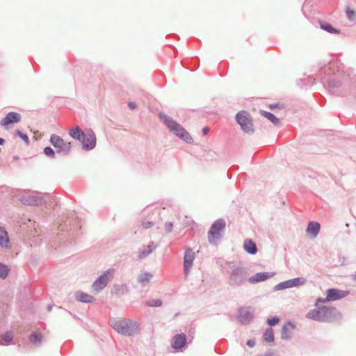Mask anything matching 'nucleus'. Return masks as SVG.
Instances as JSON below:
<instances>
[{
	"label": "nucleus",
	"mask_w": 356,
	"mask_h": 356,
	"mask_svg": "<svg viewBox=\"0 0 356 356\" xmlns=\"http://www.w3.org/2000/svg\"><path fill=\"white\" fill-rule=\"evenodd\" d=\"M109 324L116 332L124 336H134L140 332V324L135 320L113 318L110 319Z\"/></svg>",
	"instance_id": "obj_1"
},
{
	"label": "nucleus",
	"mask_w": 356,
	"mask_h": 356,
	"mask_svg": "<svg viewBox=\"0 0 356 356\" xmlns=\"http://www.w3.org/2000/svg\"><path fill=\"white\" fill-rule=\"evenodd\" d=\"M340 316V312L335 307L326 306L311 309L306 314L307 318L319 322H332Z\"/></svg>",
	"instance_id": "obj_2"
},
{
	"label": "nucleus",
	"mask_w": 356,
	"mask_h": 356,
	"mask_svg": "<svg viewBox=\"0 0 356 356\" xmlns=\"http://www.w3.org/2000/svg\"><path fill=\"white\" fill-rule=\"evenodd\" d=\"M159 117L163 122L170 131L175 134L176 136L179 137L186 143L192 144L193 143V138L182 125L163 113H159Z\"/></svg>",
	"instance_id": "obj_3"
},
{
	"label": "nucleus",
	"mask_w": 356,
	"mask_h": 356,
	"mask_svg": "<svg viewBox=\"0 0 356 356\" xmlns=\"http://www.w3.org/2000/svg\"><path fill=\"white\" fill-rule=\"evenodd\" d=\"M248 270L243 265L230 266L229 284L232 286H241L248 281Z\"/></svg>",
	"instance_id": "obj_4"
},
{
	"label": "nucleus",
	"mask_w": 356,
	"mask_h": 356,
	"mask_svg": "<svg viewBox=\"0 0 356 356\" xmlns=\"http://www.w3.org/2000/svg\"><path fill=\"white\" fill-rule=\"evenodd\" d=\"M50 143L57 149V154L63 156H68L71 152V143L65 142L61 137L56 134H51L49 139Z\"/></svg>",
	"instance_id": "obj_5"
},
{
	"label": "nucleus",
	"mask_w": 356,
	"mask_h": 356,
	"mask_svg": "<svg viewBox=\"0 0 356 356\" xmlns=\"http://www.w3.org/2000/svg\"><path fill=\"white\" fill-rule=\"evenodd\" d=\"M236 120L245 133L250 134L254 132L253 124L250 114L247 111H241L238 112L236 115Z\"/></svg>",
	"instance_id": "obj_6"
},
{
	"label": "nucleus",
	"mask_w": 356,
	"mask_h": 356,
	"mask_svg": "<svg viewBox=\"0 0 356 356\" xmlns=\"http://www.w3.org/2000/svg\"><path fill=\"white\" fill-rule=\"evenodd\" d=\"M225 220L222 218H219L213 222L208 232V239L210 243H213L214 239L221 238L220 232L225 228Z\"/></svg>",
	"instance_id": "obj_7"
},
{
	"label": "nucleus",
	"mask_w": 356,
	"mask_h": 356,
	"mask_svg": "<svg viewBox=\"0 0 356 356\" xmlns=\"http://www.w3.org/2000/svg\"><path fill=\"white\" fill-rule=\"evenodd\" d=\"M113 272V269L109 268L104 271L101 275H99L92 284V291L96 293L101 292L108 284L111 277L109 275Z\"/></svg>",
	"instance_id": "obj_8"
},
{
	"label": "nucleus",
	"mask_w": 356,
	"mask_h": 356,
	"mask_svg": "<svg viewBox=\"0 0 356 356\" xmlns=\"http://www.w3.org/2000/svg\"><path fill=\"white\" fill-rule=\"evenodd\" d=\"M348 291H342L337 289H329L326 292V297L325 298H318L316 302L324 303L326 302H331L339 300L346 297L348 294Z\"/></svg>",
	"instance_id": "obj_9"
},
{
	"label": "nucleus",
	"mask_w": 356,
	"mask_h": 356,
	"mask_svg": "<svg viewBox=\"0 0 356 356\" xmlns=\"http://www.w3.org/2000/svg\"><path fill=\"white\" fill-rule=\"evenodd\" d=\"M306 280L303 277H296L293 279H290L279 284H276L273 290L274 291H280L286 289H290L293 287H297L301 285H303L305 283Z\"/></svg>",
	"instance_id": "obj_10"
},
{
	"label": "nucleus",
	"mask_w": 356,
	"mask_h": 356,
	"mask_svg": "<svg viewBox=\"0 0 356 356\" xmlns=\"http://www.w3.org/2000/svg\"><path fill=\"white\" fill-rule=\"evenodd\" d=\"M238 320L242 325H248L254 316V310L250 307H242L238 309Z\"/></svg>",
	"instance_id": "obj_11"
},
{
	"label": "nucleus",
	"mask_w": 356,
	"mask_h": 356,
	"mask_svg": "<svg viewBox=\"0 0 356 356\" xmlns=\"http://www.w3.org/2000/svg\"><path fill=\"white\" fill-rule=\"evenodd\" d=\"M81 142L83 145V149L85 150H92L96 146V136L92 129H89L85 133V136L83 137Z\"/></svg>",
	"instance_id": "obj_12"
},
{
	"label": "nucleus",
	"mask_w": 356,
	"mask_h": 356,
	"mask_svg": "<svg viewBox=\"0 0 356 356\" xmlns=\"http://www.w3.org/2000/svg\"><path fill=\"white\" fill-rule=\"evenodd\" d=\"M19 200L25 205L42 206L45 204L43 197L34 195H25L19 198Z\"/></svg>",
	"instance_id": "obj_13"
},
{
	"label": "nucleus",
	"mask_w": 356,
	"mask_h": 356,
	"mask_svg": "<svg viewBox=\"0 0 356 356\" xmlns=\"http://www.w3.org/2000/svg\"><path fill=\"white\" fill-rule=\"evenodd\" d=\"M194 259L195 254L191 248H187L184 257V270L185 276H188L190 269L193 266Z\"/></svg>",
	"instance_id": "obj_14"
},
{
	"label": "nucleus",
	"mask_w": 356,
	"mask_h": 356,
	"mask_svg": "<svg viewBox=\"0 0 356 356\" xmlns=\"http://www.w3.org/2000/svg\"><path fill=\"white\" fill-rule=\"evenodd\" d=\"M21 115L16 112H9L1 121L0 124L6 126L13 123H17L21 120Z\"/></svg>",
	"instance_id": "obj_15"
},
{
	"label": "nucleus",
	"mask_w": 356,
	"mask_h": 356,
	"mask_svg": "<svg viewBox=\"0 0 356 356\" xmlns=\"http://www.w3.org/2000/svg\"><path fill=\"white\" fill-rule=\"evenodd\" d=\"M275 273L259 272L248 278L250 284H256L268 280L275 275Z\"/></svg>",
	"instance_id": "obj_16"
},
{
	"label": "nucleus",
	"mask_w": 356,
	"mask_h": 356,
	"mask_svg": "<svg viewBox=\"0 0 356 356\" xmlns=\"http://www.w3.org/2000/svg\"><path fill=\"white\" fill-rule=\"evenodd\" d=\"M186 344V337L184 334H177L172 339V347L175 350L184 348Z\"/></svg>",
	"instance_id": "obj_17"
},
{
	"label": "nucleus",
	"mask_w": 356,
	"mask_h": 356,
	"mask_svg": "<svg viewBox=\"0 0 356 356\" xmlns=\"http://www.w3.org/2000/svg\"><path fill=\"white\" fill-rule=\"evenodd\" d=\"M321 229V225L316 221H310L308 223L307 227L306 229V232L308 235L311 236L312 238H315Z\"/></svg>",
	"instance_id": "obj_18"
},
{
	"label": "nucleus",
	"mask_w": 356,
	"mask_h": 356,
	"mask_svg": "<svg viewBox=\"0 0 356 356\" xmlns=\"http://www.w3.org/2000/svg\"><path fill=\"white\" fill-rule=\"evenodd\" d=\"M295 328V325L291 322L285 324L281 330V338L284 340H288L291 337V331Z\"/></svg>",
	"instance_id": "obj_19"
},
{
	"label": "nucleus",
	"mask_w": 356,
	"mask_h": 356,
	"mask_svg": "<svg viewBox=\"0 0 356 356\" xmlns=\"http://www.w3.org/2000/svg\"><path fill=\"white\" fill-rule=\"evenodd\" d=\"M74 296L76 299L81 302L91 303L95 300V298L92 296L86 293L81 291H76Z\"/></svg>",
	"instance_id": "obj_20"
},
{
	"label": "nucleus",
	"mask_w": 356,
	"mask_h": 356,
	"mask_svg": "<svg viewBox=\"0 0 356 356\" xmlns=\"http://www.w3.org/2000/svg\"><path fill=\"white\" fill-rule=\"evenodd\" d=\"M243 248L247 253L252 255L255 254L258 251L256 243L252 239L249 238L244 241Z\"/></svg>",
	"instance_id": "obj_21"
},
{
	"label": "nucleus",
	"mask_w": 356,
	"mask_h": 356,
	"mask_svg": "<svg viewBox=\"0 0 356 356\" xmlns=\"http://www.w3.org/2000/svg\"><path fill=\"white\" fill-rule=\"evenodd\" d=\"M318 24L320 28L331 34H337L339 35L341 33L340 29H336L332 25L327 22L319 20Z\"/></svg>",
	"instance_id": "obj_22"
},
{
	"label": "nucleus",
	"mask_w": 356,
	"mask_h": 356,
	"mask_svg": "<svg viewBox=\"0 0 356 356\" xmlns=\"http://www.w3.org/2000/svg\"><path fill=\"white\" fill-rule=\"evenodd\" d=\"M69 134L72 138L78 140L80 142L81 139H83V137L85 136V132L79 126H75L70 129Z\"/></svg>",
	"instance_id": "obj_23"
},
{
	"label": "nucleus",
	"mask_w": 356,
	"mask_h": 356,
	"mask_svg": "<svg viewBox=\"0 0 356 356\" xmlns=\"http://www.w3.org/2000/svg\"><path fill=\"white\" fill-rule=\"evenodd\" d=\"M155 248L156 246L154 245V242L149 243V244L147 246L144 247L143 250H140L138 252V258L140 259L145 258L146 257L149 255L153 252V250H155Z\"/></svg>",
	"instance_id": "obj_24"
},
{
	"label": "nucleus",
	"mask_w": 356,
	"mask_h": 356,
	"mask_svg": "<svg viewBox=\"0 0 356 356\" xmlns=\"http://www.w3.org/2000/svg\"><path fill=\"white\" fill-rule=\"evenodd\" d=\"M42 339V334L40 333H37L35 332H32L29 337L30 342L36 346H39L41 345Z\"/></svg>",
	"instance_id": "obj_25"
},
{
	"label": "nucleus",
	"mask_w": 356,
	"mask_h": 356,
	"mask_svg": "<svg viewBox=\"0 0 356 356\" xmlns=\"http://www.w3.org/2000/svg\"><path fill=\"white\" fill-rule=\"evenodd\" d=\"M128 292V287L126 284H115L113 286V293L116 296H122Z\"/></svg>",
	"instance_id": "obj_26"
},
{
	"label": "nucleus",
	"mask_w": 356,
	"mask_h": 356,
	"mask_svg": "<svg viewBox=\"0 0 356 356\" xmlns=\"http://www.w3.org/2000/svg\"><path fill=\"white\" fill-rule=\"evenodd\" d=\"M9 238L7 232L0 227V245L3 248L7 247Z\"/></svg>",
	"instance_id": "obj_27"
},
{
	"label": "nucleus",
	"mask_w": 356,
	"mask_h": 356,
	"mask_svg": "<svg viewBox=\"0 0 356 356\" xmlns=\"http://www.w3.org/2000/svg\"><path fill=\"white\" fill-rule=\"evenodd\" d=\"M140 222L141 226L145 229L151 228L156 224L155 219L149 216H147L146 218L142 219Z\"/></svg>",
	"instance_id": "obj_28"
},
{
	"label": "nucleus",
	"mask_w": 356,
	"mask_h": 356,
	"mask_svg": "<svg viewBox=\"0 0 356 356\" xmlns=\"http://www.w3.org/2000/svg\"><path fill=\"white\" fill-rule=\"evenodd\" d=\"M261 114L263 116L269 120L273 124L278 125L280 124V119L277 118L273 113L262 111Z\"/></svg>",
	"instance_id": "obj_29"
},
{
	"label": "nucleus",
	"mask_w": 356,
	"mask_h": 356,
	"mask_svg": "<svg viewBox=\"0 0 356 356\" xmlns=\"http://www.w3.org/2000/svg\"><path fill=\"white\" fill-rule=\"evenodd\" d=\"M152 275L150 273H144L138 277V282L141 284L143 286L145 285L147 283H148L150 281V279L152 278Z\"/></svg>",
	"instance_id": "obj_30"
},
{
	"label": "nucleus",
	"mask_w": 356,
	"mask_h": 356,
	"mask_svg": "<svg viewBox=\"0 0 356 356\" xmlns=\"http://www.w3.org/2000/svg\"><path fill=\"white\" fill-rule=\"evenodd\" d=\"M274 332L271 327H268L264 333V340L266 342H273L274 341Z\"/></svg>",
	"instance_id": "obj_31"
},
{
	"label": "nucleus",
	"mask_w": 356,
	"mask_h": 356,
	"mask_svg": "<svg viewBox=\"0 0 356 356\" xmlns=\"http://www.w3.org/2000/svg\"><path fill=\"white\" fill-rule=\"evenodd\" d=\"M162 304L163 302L160 299H151L145 302V305L153 307H159Z\"/></svg>",
	"instance_id": "obj_32"
},
{
	"label": "nucleus",
	"mask_w": 356,
	"mask_h": 356,
	"mask_svg": "<svg viewBox=\"0 0 356 356\" xmlns=\"http://www.w3.org/2000/svg\"><path fill=\"white\" fill-rule=\"evenodd\" d=\"M341 86V82L339 79H332L328 81V88L330 89L338 88Z\"/></svg>",
	"instance_id": "obj_33"
},
{
	"label": "nucleus",
	"mask_w": 356,
	"mask_h": 356,
	"mask_svg": "<svg viewBox=\"0 0 356 356\" xmlns=\"http://www.w3.org/2000/svg\"><path fill=\"white\" fill-rule=\"evenodd\" d=\"M3 341L6 343H10L13 341V337L8 332L3 333L0 337V345H4Z\"/></svg>",
	"instance_id": "obj_34"
},
{
	"label": "nucleus",
	"mask_w": 356,
	"mask_h": 356,
	"mask_svg": "<svg viewBox=\"0 0 356 356\" xmlns=\"http://www.w3.org/2000/svg\"><path fill=\"white\" fill-rule=\"evenodd\" d=\"M9 270H10L6 265L0 263V278L5 279L7 277Z\"/></svg>",
	"instance_id": "obj_35"
},
{
	"label": "nucleus",
	"mask_w": 356,
	"mask_h": 356,
	"mask_svg": "<svg viewBox=\"0 0 356 356\" xmlns=\"http://www.w3.org/2000/svg\"><path fill=\"white\" fill-rule=\"evenodd\" d=\"M43 152L49 159H55L56 158L55 151L49 146L44 147Z\"/></svg>",
	"instance_id": "obj_36"
},
{
	"label": "nucleus",
	"mask_w": 356,
	"mask_h": 356,
	"mask_svg": "<svg viewBox=\"0 0 356 356\" xmlns=\"http://www.w3.org/2000/svg\"><path fill=\"white\" fill-rule=\"evenodd\" d=\"M346 13L349 20L356 22V12L355 10H351L350 8H347Z\"/></svg>",
	"instance_id": "obj_37"
},
{
	"label": "nucleus",
	"mask_w": 356,
	"mask_h": 356,
	"mask_svg": "<svg viewBox=\"0 0 356 356\" xmlns=\"http://www.w3.org/2000/svg\"><path fill=\"white\" fill-rule=\"evenodd\" d=\"M15 134L16 136L20 137L26 143V144H29V138L26 134H24L20 130L17 129L15 131Z\"/></svg>",
	"instance_id": "obj_38"
},
{
	"label": "nucleus",
	"mask_w": 356,
	"mask_h": 356,
	"mask_svg": "<svg viewBox=\"0 0 356 356\" xmlns=\"http://www.w3.org/2000/svg\"><path fill=\"white\" fill-rule=\"evenodd\" d=\"M279 321H280V318L278 317L275 316L271 318H268L267 321V323L270 326H274L277 323H278Z\"/></svg>",
	"instance_id": "obj_39"
},
{
	"label": "nucleus",
	"mask_w": 356,
	"mask_h": 356,
	"mask_svg": "<svg viewBox=\"0 0 356 356\" xmlns=\"http://www.w3.org/2000/svg\"><path fill=\"white\" fill-rule=\"evenodd\" d=\"M165 230L167 232H168V233L171 232L172 231V228H173L172 222H167L165 224Z\"/></svg>",
	"instance_id": "obj_40"
},
{
	"label": "nucleus",
	"mask_w": 356,
	"mask_h": 356,
	"mask_svg": "<svg viewBox=\"0 0 356 356\" xmlns=\"http://www.w3.org/2000/svg\"><path fill=\"white\" fill-rule=\"evenodd\" d=\"M247 346H248L250 348H252L255 346V342L254 340L252 339H249L248 341H247Z\"/></svg>",
	"instance_id": "obj_41"
},
{
	"label": "nucleus",
	"mask_w": 356,
	"mask_h": 356,
	"mask_svg": "<svg viewBox=\"0 0 356 356\" xmlns=\"http://www.w3.org/2000/svg\"><path fill=\"white\" fill-rule=\"evenodd\" d=\"M128 106H129V108H131V109H134V108L136 107V103H135V102H129L128 103Z\"/></svg>",
	"instance_id": "obj_42"
},
{
	"label": "nucleus",
	"mask_w": 356,
	"mask_h": 356,
	"mask_svg": "<svg viewBox=\"0 0 356 356\" xmlns=\"http://www.w3.org/2000/svg\"><path fill=\"white\" fill-rule=\"evenodd\" d=\"M209 131V128L207 127H205L202 129V134L204 136H206Z\"/></svg>",
	"instance_id": "obj_43"
},
{
	"label": "nucleus",
	"mask_w": 356,
	"mask_h": 356,
	"mask_svg": "<svg viewBox=\"0 0 356 356\" xmlns=\"http://www.w3.org/2000/svg\"><path fill=\"white\" fill-rule=\"evenodd\" d=\"M273 353L271 350H268V352L265 353L264 355H259V356H273Z\"/></svg>",
	"instance_id": "obj_44"
},
{
	"label": "nucleus",
	"mask_w": 356,
	"mask_h": 356,
	"mask_svg": "<svg viewBox=\"0 0 356 356\" xmlns=\"http://www.w3.org/2000/svg\"><path fill=\"white\" fill-rule=\"evenodd\" d=\"M4 143H5L4 139L0 137V145H3Z\"/></svg>",
	"instance_id": "obj_45"
},
{
	"label": "nucleus",
	"mask_w": 356,
	"mask_h": 356,
	"mask_svg": "<svg viewBox=\"0 0 356 356\" xmlns=\"http://www.w3.org/2000/svg\"><path fill=\"white\" fill-rule=\"evenodd\" d=\"M51 309H52V306H51V305H48V306H47V309H48L49 311H51Z\"/></svg>",
	"instance_id": "obj_46"
},
{
	"label": "nucleus",
	"mask_w": 356,
	"mask_h": 356,
	"mask_svg": "<svg viewBox=\"0 0 356 356\" xmlns=\"http://www.w3.org/2000/svg\"><path fill=\"white\" fill-rule=\"evenodd\" d=\"M354 280H356V272L354 274Z\"/></svg>",
	"instance_id": "obj_47"
}]
</instances>
